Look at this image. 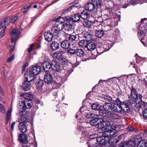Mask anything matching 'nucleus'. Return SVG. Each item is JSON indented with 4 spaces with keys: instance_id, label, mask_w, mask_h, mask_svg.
<instances>
[{
    "instance_id": "nucleus-1",
    "label": "nucleus",
    "mask_w": 147,
    "mask_h": 147,
    "mask_svg": "<svg viewBox=\"0 0 147 147\" xmlns=\"http://www.w3.org/2000/svg\"><path fill=\"white\" fill-rule=\"evenodd\" d=\"M104 112L102 114L103 117H105V119L106 122V126H110L111 123L113 122L115 119H117L119 118V116L117 114L112 112L103 111Z\"/></svg>"
},
{
    "instance_id": "nucleus-2",
    "label": "nucleus",
    "mask_w": 147,
    "mask_h": 147,
    "mask_svg": "<svg viewBox=\"0 0 147 147\" xmlns=\"http://www.w3.org/2000/svg\"><path fill=\"white\" fill-rule=\"evenodd\" d=\"M26 96L27 97L26 98L25 96L23 102L21 103L22 107L21 105H20V107H19L20 109V111L22 113L24 112L26 109H29L32 106V103L31 100L32 98V95L27 93L26 94Z\"/></svg>"
},
{
    "instance_id": "nucleus-3",
    "label": "nucleus",
    "mask_w": 147,
    "mask_h": 147,
    "mask_svg": "<svg viewBox=\"0 0 147 147\" xmlns=\"http://www.w3.org/2000/svg\"><path fill=\"white\" fill-rule=\"evenodd\" d=\"M90 124L93 126L96 127L99 125H102L103 127H106V122L105 119L103 118H99V116L96 115V116H94L89 122Z\"/></svg>"
},
{
    "instance_id": "nucleus-4",
    "label": "nucleus",
    "mask_w": 147,
    "mask_h": 147,
    "mask_svg": "<svg viewBox=\"0 0 147 147\" xmlns=\"http://www.w3.org/2000/svg\"><path fill=\"white\" fill-rule=\"evenodd\" d=\"M117 105V106L119 108L122 109L124 112L126 113H129L130 111V109L129 105L127 102V101L125 102L121 101L119 98L116 99L115 101Z\"/></svg>"
},
{
    "instance_id": "nucleus-5",
    "label": "nucleus",
    "mask_w": 147,
    "mask_h": 147,
    "mask_svg": "<svg viewBox=\"0 0 147 147\" xmlns=\"http://www.w3.org/2000/svg\"><path fill=\"white\" fill-rule=\"evenodd\" d=\"M117 106V105L115 103L106 102L103 105V108L105 111L118 112L119 111Z\"/></svg>"
},
{
    "instance_id": "nucleus-6",
    "label": "nucleus",
    "mask_w": 147,
    "mask_h": 147,
    "mask_svg": "<svg viewBox=\"0 0 147 147\" xmlns=\"http://www.w3.org/2000/svg\"><path fill=\"white\" fill-rule=\"evenodd\" d=\"M140 135H138L136 136L135 137L133 138L131 140H129L128 142H126V146L127 147H135L136 144L139 142L140 139H138Z\"/></svg>"
},
{
    "instance_id": "nucleus-7",
    "label": "nucleus",
    "mask_w": 147,
    "mask_h": 147,
    "mask_svg": "<svg viewBox=\"0 0 147 147\" xmlns=\"http://www.w3.org/2000/svg\"><path fill=\"white\" fill-rule=\"evenodd\" d=\"M54 24L53 25L54 28H56L59 30H61L64 27L65 22L61 21L58 19L54 21Z\"/></svg>"
},
{
    "instance_id": "nucleus-8",
    "label": "nucleus",
    "mask_w": 147,
    "mask_h": 147,
    "mask_svg": "<svg viewBox=\"0 0 147 147\" xmlns=\"http://www.w3.org/2000/svg\"><path fill=\"white\" fill-rule=\"evenodd\" d=\"M80 37H84V40L87 42L90 41L92 38V36L89 32L83 31L78 34Z\"/></svg>"
},
{
    "instance_id": "nucleus-9",
    "label": "nucleus",
    "mask_w": 147,
    "mask_h": 147,
    "mask_svg": "<svg viewBox=\"0 0 147 147\" xmlns=\"http://www.w3.org/2000/svg\"><path fill=\"white\" fill-rule=\"evenodd\" d=\"M24 77L25 79V81L30 82H32L33 80L34 82L36 80V77L34 75H32L31 72H30L29 71H27V72H25Z\"/></svg>"
},
{
    "instance_id": "nucleus-10",
    "label": "nucleus",
    "mask_w": 147,
    "mask_h": 147,
    "mask_svg": "<svg viewBox=\"0 0 147 147\" xmlns=\"http://www.w3.org/2000/svg\"><path fill=\"white\" fill-rule=\"evenodd\" d=\"M91 107L92 109L94 110H97L98 111L99 115L103 117V116L102 114L104 112L103 111H105L102 109L103 107L100 105L96 103H94L91 105Z\"/></svg>"
},
{
    "instance_id": "nucleus-11",
    "label": "nucleus",
    "mask_w": 147,
    "mask_h": 147,
    "mask_svg": "<svg viewBox=\"0 0 147 147\" xmlns=\"http://www.w3.org/2000/svg\"><path fill=\"white\" fill-rule=\"evenodd\" d=\"M20 34V32L16 29H13L11 33V42H15L17 40V38Z\"/></svg>"
},
{
    "instance_id": "nucleus-12",
    "label": "nucleus",
    "mask_w": 147,
    "mask_h": 147,
    "mask_svg": "<svg viewBox=\"0 0 147 147\" xmlns=\"http://www.w3.org/2000/svg\"><path fill=\"white\" fill-rule=\"evenodd\" d=\"M51 68L54 71L57 72H59L61 70L59 63L55 60L51 61Z\"/></svg>"
},
{
    "instance_id": "nucleus-13",
    "label": "nucleus",
    "mask_w": 147,
    "mask_h": 147,
    "mask_svg": "<svg viewBox=\"0 0 147 147\" xmlns=\"http://www.w3.org/2000/svg\"><path fill=\"white\" fill-rule=\"evenodd\" d=\"M44 80L47 84H51L53 81V76L51 71L46 72L44 76Z\"/></svg>"
},
{
    "instance_id": "nucleus-14",
    "label": "nucleus",
    "mask_w": 147,
    "mask_h": 147,
    "mask_svg": "<svg viewBox=\"0 0 147 147\" xmlns=\"http://www.w3.org/2000/svg\"><path fill=\"white\" fill-rule=\"evenodd\" d=\"M52 86L53 88L55 89H58L61 86L62 82L61 79L60 77H59L56 80L51 82Z\"/></svg>"
},
{
    "instance_id": "nucleus-15",
    "label": "nucleus",
    "mask_w": 147,
    "mask_h": 147,
    "mask_svg": "<svg viewBox=\"0 0 147 147\" xmlns=\"http://www.w3.org/2000/svg\"><path fill=\"white\" fill-rule=\"evenodd\" d=\"M41 65L45 71L46 72H49V71L51 68V61L50 63L48 61H45L42 62Z\"/></svg>"
},
{
    "instance_id": "nucleus-16",
    "label": "nucleus",
    "mask_w": 147,
    "mask_h": 147,
    "mask_svg": "<svg viewBox=\"0 0 147 147\" xmlns=\"http://www.w3.org/2000/svg\"><path fill=\"white\" fill-rule=\"evenodd\" d=\"M121 135H116L109 139L108 143L111 145H113L116 144L121 139Z\"/></svg>"
},
{
    "instance_id": "nucleus-17",
    "label": "nucleus",
    "mask_w": 147,
    "mask_h": 147,
    "mask_svg": "<svg viewBox=\"0 0 147 147\" xmlns=\"http://www.w3.org/2000/svg\"><path fill=\"white\" fill-rule=\"evenodd\" d=\"M41 71V68L38 65H35L33 67L31 70L29 71L30 72H31L32 75H38Z\"/></svg>"
},
{
    "instance_id": "nucleus-18",
    "label": "nucleus",
    "mask_w": 147,
    "mask_h": 147,
    "mask_svg": "<svg viewBox=\"0 0 147 147\" xmlns=\"http://www.w3.org/2000/svg\"><path fill=\"white\" fill-rule=\"evenodd\" d=\"M18 140L20 143L26 144L28 142L27 136L24 134H22L19 135Z\"/></svg>"
},
{
    "instance_id": "nucleus-19",
    "label": "nucleus",
    "mask_w": 147,
    "mask_h": 147,
    "mask_svg": "<svg viewBox=\"0 0 147 147\" xmlns=\"http://www.w3.org/2000/svg\"><path fill=\"white\" fill-rule=\"evenodd\" d=\"M64 53V52L63 51H59L57 52L54 53L53 57L54 59H57L59 60H61L63 57L62 55Z\"/></svg>"
},
{
    "instance_id": "nucleus-20",
    "label": "nucleus",
    "mask_w": 147,
    "mask_h": 147,
    "mask_svg": "<svg viewBox=\"0 0 147 147\" xmlns=\"http://www.w3.org/2000/svg\"><path fill=\"white\" fill-rule=\"evenodd\" d=\"M44 36L47 41L49 42L52 41L53 37V32L50 31L45 32L44 33Z\"/></svg>"
},
{
    "instance_id": "nucleus-21",
    "label": "nucleus",
    "mask_w": 147,
    "mask_h": 147,
    "mask_svg": "<svg viewBox=\"0 0 147 147\" xmlns=\"http://www.w3.org/2000/svg\"><path fill=\"white\" fill-rule=\"evenodd\" d=\"M96 6L91 1L90 2L88 3L85 5L86 10L89 11H93L95 8Z\"/></svg>"
},
{
    "instance_id": "nucleus-22",
    "label": "nucleus",
    "mask_w": 147,
    "mask_h": 147,
    "mask_svg": "<svg viewBox=\"0 0 147 147\" xmlns=\"http://www.w3.org/2000/svg\"><path fill=\"white\" fill-rule=\"evenodd\" d=\"M87 45L86 47L88 50L90 51H92L95 49L96 48V43L91 42H87L86 43Z\"/></svg>"
},
{
    "instance_id": "nucleus-23",
    "label": "nucleus",
    "mask_w": 147,
    "mask_h": 147,
    "mask_svg": "<svg viewBox=\"0 0 147 147\" xmlns=\"http://www.w3.org/2000/svg\"><path fill=\"white\" fill-rule=\"evenodd\" d=\"M62 48L64 49H67L70 47L71 44L69 41L66 39L62 41L61 43Z\"/></svg>"
},
{
    "instance_id": "nucleus-24",
    "label": "nucleus",
    "mask_w": 147,
    "mask_h": 147,
    "mask_svg": "<svg viewBox=\"0 0 147 147\" xmlns=\"http://www.w3.org/2000/svg\"><path fill=\"white\" fill-rule=\"evenodd\" d=\"M59 42L54 41L51 42L50 44L51 49L52 50L56 51L59 49Z\"/></svg>"
},
{
    "instance_id": "nucleus-25",
    "label": "nucleus",
    "mask_w": 147,
    "mask_h": 147,
    "mask_svg": "<svg viewBox=\"0 0 147 147\" xmlns=\"http://www.w3.org/2000/svg\"><path fill=\"white\" fill-rule=\"evenodd\" d=\"M96 139H91L88 142V147H100L99 145H98L96 143Z\"/></svg>"
},
{
    "instance_id": "nucleus-26",
    "label": "nucleus",
    "mask_w": 147,
    "mask_h": 147,
    "mask_svg": "<svg viewBox=\"0 0 147 147\" xmlns=\"http://www.w3.org/2000/svg\"><path fill=\"white\" fill-rule=\"evenodd\" d=\"M31 85L30 82L25 81L22 84V88L25 91H26L29 90L31 88Z\"/></svg>"
},
{
    "instance_id": "nucleus-27",
    "label": "nucleus",
    "mask_w": 147,
    "mask_h": 147,
    "mask_svg": "<svg viewBox=\"0 0 147 147\" xmlns=\"http://www.w3.org/2000/svg\"><path fill=\"white\" fill-rule=\"evenodd\" d=\"M81 18L80 14L78 13H76L72 16V22H79Z\"/></svg>"
},
{
    "instance_id": "nucleus-28",
    "label": "nucleus",
    "mask_w": 147,
    "mask_h": 147,
    "mask_svg": "<svg viewBox=\"0 0 147 147\" xmlns=\"http://www.w3.org/2000/svg\"><path fill=\"white\" fill-rule=\"evenodd\" d=\"M27 125L26 124L23 123H20L19 125L20 131L24 133L27 131Z\"/></svg>"
},
{
    "instance_id": "nucleus-29",
    "label": "nucleus",
    "mask_w": 147,
    "mask_h": 147,
    "mask_svg": "<svg viewBox=\"0 0 147 147\" xmlns=\"http://www.w3.org/2000/svg\"><path fill=\"white\" fill-rule=\"evenodd\" d=\"M96 140L97 143L100 145L105 143L107 141L105 138L103 136L97 137L96 139Z\"/></svg>"
},
{
    "instance_id": "nucleus-30",
    "label": "nucleus",
    "mask_w": 147,
    "mask_h": 147,
    "mask_svg": "<svg viewBox=\"0 0 147 147\" xmlns=\"http://www.w3.org/2000/svg\"><path fill=\"white\" fill-rule=\"evenodd\" d=\"M28 117L25 115H22L21 117L18 119V121L20 123H24L26 124L27 123L29 122V119Z\"/></svg>"
},
{
    "instance_id": "nucleus-31",
    "label": "nucleus",
    "mask_w": 147,
    "mask_h": 147,
    "mask_svg": "<svg viewBox=\"0 0 147 147\" xmlns=\"http://www.w3.org/2000/svg\"><path fill=\"white\" fill-rule=\"evenodd\" d=\"M140 138H138V139H140L139 142L138 143V144L137 145L138 147H147V142L145 140H141V137L140 135L139 136Z\"/></svg>"
},
{
    "instance_id": "nucleus-32",
    "label": "nucleus",
    "mask_w": 147,
    "mask_h": 147,
    "mask_svg": "<svg viewBox=\"0 0 147 147\" xmlns=\"http://www.w3.org/2000/svg\"><path fill=\"white\" fill-rule=\"evenodd\" d=\"M87 10H83L80 15L82 18L84 20H86L90 17V14Z\"/></svg>"
},
{
    "instance_id": "nucleus-33",
    "label": "nucleus",
    "mask_w": 147,
    "mask_h": 147,
    "mask_svg": "<svg viewBox=\"0 0 147 147\" xmlns=\"http://www.w3.org/2000/svg\"><path fill=\"white\" fill-rule=\"evenodd\" d=\"M142 26V24H141L139 28V29L138 30L137 35L138 37H140L142 35H143L144 33V31H145V27L144 26Z\"/></svg>"
},
{
    "instance_id": "nucleus-34",
    "label": "nucleus",
    "mask_w": 147,
    "mask_h": 147,
    "mask_svg": "<svg viewBox=\"0 0 147 147\" xmlns=\"http://www.w3.org/2000/svg\"><path fill=\"white\" fill-rule=\"evenodd\" d=\"M95 35L98 38H100L102 37L104 34L103 30H95Z\"/></svg>"
},
{
    "instance_id": "nucleus-35",
    "label": "nucleus",
    "mask_w": 147,
    "mask_h": 147,
    "mask_svg": "<svg viewBox=\"0 0 147 147\" xmlns=\"http://www.w3.org/2000/svg\"><path fill=\"white\" fill-rule=\"evenodd\" d=\"M75 55L78 57H81L84 56V53L83 50L81 49H76Z\"/></svg>"
},
{
    "instance_id": "nucleus-36",
    "label": "nucleus",
    "mask_w": 147,
    "mask_h": 147,
    "mask_svg": "<svg viewBox=\"0 0 147 147\" xmlns=\"http://www.w3.org/2000/svg\"><path fill=\"white\" fill-rule=\"evenodd\" d=\"M63 29L66 31H71L73 29V25L69 23L65 24Z\"/></svg>"
},
{
    "instance_id": "nucleus-37",
    "label": "nucleus",
    "mask_w": 147,
    "mask_h": 147,
    "mask_svg": "<svg viewBox=\"0 0 147 147\" xmlns=\"http://www.w3.org/2000/svg\"><path fill=\"white\" fill-rule=\"evenodd\" d=\"M61 30H58L56 28H53L51 30V32H53V36H55L57 37H59L61 35V33L60 32Z\"/></svg>"
},
{
    "instance_id": "nucleus-38",
    "label": "nucleus",
    "mask_w": 147,
    "mask_h": 147,
    "mask_svg": "<svg viewBox=\"0 0 147 147\" xmlns=\"http://www.w3.org/2000/svg\"><path fill=\"white\" fill-rule=\"evenodd\" d=\"M0 28H3L0 32V37L1 38L5 35V31L6 29V28L5 25H2V23L1 22L0 23Z\"/></svg>"
},
{
    "instance_id": "nucleus-39",
    "label": "nucleus",
    "mask_w": 147,
    "mask_h": 147,
    "mask_svg": "<svg viewBox=\"0 0 147 147\" xmlns=\"http://www.w3.org/2000/svg\"><path fill=\"white\" fill-rule=\"evenodd\" d=\"M130 90L131 91L130 96L134 97L138 93L137 89L133 86H131V88H130Z\"/></svg>"
},
{
    "instance_id": "nucleus-40",
    "label": "nucleus",
    "mask_w": 147,
    "mask_h": 147,
    "mask_svg": "<svg viewBox=\"0 0 147 147\" xmlns=\"http://www.w3.org/2000/svg\"><path fill=\"white\" fill-rule=\"evenodd\" d=\"M102 97L105 101H108L111 103H112L114 102V100H113L112 98L108 95H103Z\"/></svg>"
},
{
    "instance_id": "nucleus-41",
    "label": "nucleus",
    "mask_w": 147,
    "mask_h": 147,
    "mask_svg": "<svg viewBox=\"0 0 147 147\" xmlns=\"http://www.w3.org/2000/svg\"><path fill=\"white\" fill-rule=\"evenodd\" d=\"M61 65H63L64 67L68 65L70 63V62L68 60L65 58L63 57L61 59Z\"/></svg>"
},
{
    "instance_id": "nucleus-42",
    "label": "nucleus",
    "mask_w": 147,
    "mask_h": 147,
    "mask_svg": "<svg viewBox=\"0 0 147 147\" xmlns=\"http://www.w3.org/2000/svg\"><path fill=\"white\" fill-rule=\"evenodd\" d=\"M128 98L130 99L128 101H127V102L128 105L130 106V105L134 104L135 102H136L135 97H134L129 96H128Z\"/></svg>"
},
{
    "instance_id": "nucleus-43",
    "label": "nucleus",
    "mask_w": 147,
    "mask_h": 147,
    "mask_svg": "<svg viewBox=\"0 0 147 147\" xmlns=\"http://www.w3.org/2000/svg\"><path fill=\"white\" fill-rule=\"evenodd\" d=\"M113 28V26L111 27L109 25L107 24L106 25H105V26H103L102 27V29L103 31L107 32L110 30V32H111V30L112 29L111 28Z\"/></svg>"
},
{
    "instance_id": "nucleus-44",
    "label": "nucleus",
    "mask_w": 147,
    "mask_h": 147,
    "mask_svg": "<svg viewBox=\"0 0 147 147\" xmlns=\"http://www.w3.org/2000/svg\"><path fill=\"white\" fill-rule=\"evenodd\" d=\"M96 116V115L90 112L87 113L86 115V118L88 119H92L94 116Z\"/></svg>"
},
{
    "instance_id": "nucleus-45",
    "label": "nucleus",
    "mask_w": 147,
    "mask_h": 147,
    "mask_svg": "<svg viewBox=\"0 0 147 147\" xmlns=\"http://www.w3.org/2000/svg\"><path fill=\"white\" fill-rule=\"evenodd\" d=\"M111 32L113 35H119L120 34V32L119 30L117 29H112L111 30Z\"/></svg>"
},
{
    "instance_id": "nucleus-46",
    "label": "nucleus",
    "mask_w": 147,
    "mask_h": 147,
    "mask_svg": "<svg viewBox=\"0 0 147 147\" xmlns=\"http://www.w3.org/2000/svg\"><path fill=\"white\" fill-rule=\"evenodd\" d=\"M91 1L96 6V7L98 6H101L102 0H91Z\"/></svg>"
},
{
    "instance_id": "nucleus-47",
    "label": "nucleus",
    "mask_w": 147,
    "mask_h": 147,
    "mask_svg": "<svg viewBox=\"0 0 147 147\" xmlns=\"http://www.w3.org/2000/svg\"><path fill=\"white\" fill-rule=\"evenodd\" d=\"M6 119L5 120L6 124L7 123L9 120L10 119L11 112L10 111H8L6 113Z\"/></svg>"
},
{
    "instance_id": "nucleus-48",
    "label": "nucleus",
    "mask_w": 147,
    "mask_h": 147,
    "mask_svg": "<svg viewBox=\"0 0 147 147\" xmlns=\"http://www.w3.org/2000/svg\"><path fill=\"white\" fill-rule=\"evenodd\" d=\"M43 84L44 82L43 80L39 78L37 80L36 83V85L39 88L42 87Z\"/></svg>"
},
{
    "instance_id": "nucleus-49",
    "label": "nucleus",
    "mask_w": 147,
    "mask_h": 147,
    "mask_svg": "<svg viewBox=\"0 0 147 147\" xmlns=\"http://www.w3.org/2000/svg\"><path fill=\"white\" fill-rule=\"evenodd\" d=\"M102 135L103 136L105 137V138H107L110 137H111V133L109 130L104 131L102 132Z\"/></svg>"
},
{
    "instance_id": "nucleus-50",
    "label": "nucleus",
    "mask_w": 147,
    "mask_h": 147,
    "mask_svg": "<svg viewBox=\"0 0 147 147\" xmlns=\"http://www.w3.org/2000/svg\"><path fill=\"white\" fill-rule=\"evenodd\" d=\"M83 25L84 27L90 28L92 25L90 21H84L83 22Z\"/></svg>"
},
{
    "instance_id": "nucleus-51",
    "label": "nucleus",
    "mask_w": 147,
    "mask_h": 147,
    "mask_svg": "<svg viewBox=\"0 0 147 147\" xmlns=\"http://www.w3.org/2000/svg\"><path fill=\"white\" fill-rule=\"evenodd\" d=\"M69 41H77L78 40L77 39V37L76 35L70 34V36H69V40H68Z\"/></svg>"
},
{
    "instance_id": "nucleus-52",
    "label": "nucleus",
    "mask_w": 147,
    "mask_h": 147,
    "mask_svg": "<svg viewBox=\"0 0 147 147\" xmlns=\"http://www.w3.org/2000/svg\"><path fill=\"white\" fill-rule=\"evenodd\" d=\"M76 50V49H73L69 47V48L67 49V52L71 54L75 55Z\"/></svg>"
},
{
    "instance_id": "nucleus-53",
    "label": "nucleus",
    "mask_w": 147,
    "mask_h": 147,
    "mask_svg": "<svg viewBox=\"0 0 147 147\" xmlns=\"http://www.w3.org/2000/svg\"><path fill=\"white\" fill-rule=\"evenodd\" d=\"M138 104L140 105L141 107H145L146 105V103L145 101L142 100V99L139 101Z\"/></svg>"
},
{
    "instance_id": "nucleus-54",
    "label": "nucleus",
    "mask_w": 147,
    "mask_h": 147,
    "mask_svg": "<svg viewBox=\"0 0 147 147\" xmlns=\"http://www.w3.org/2000/svg\"><path fill=\"white\" fill-rule=\"evenodd\" d=\"M127 129L129 132H131L133 131H134L136 132H138V130L135 129L132 127L129 126L127 128Z\"/></svg>"
},
{
    "instance_id": "nucleus-55",
    "label": "nucleus",
    "mask_w": 147,
    "mask_h": 147,
    "mask_svg": "<svg viewBox=\"0 0 147 147\" xmlns=\"http://www.w3.org/2000/svg\"><path fill=\"white\" fill-rule=\"evenodd\" d=\"M64 21H66L67 22L69 23L71 21H72V17H71L69 16H66L64 17L63 18Z\"/></svg>"
},
{
    "instance_id": "nucleus-56",
    "label": "nucleus",
    "mask_w": 147,
    "mask_h": 147,
    "mask_svg": "<svg viewBox=\"0 0 147 147\" xmlns=\"http://www.w3.org/2000/svg\"><path fill=\"white\" fill-rule=\"evenodd\" d=\"M126 146V142H123L117 146H113L111 147H124Z\"/></svg>"
},
{
    "instance_id": "nucleus-57",
    "label": "nucleus",
    "mask_w": 147,
    "mask_h": 147,
    "mask_svg": "<svg viewBox=\"0 0 147 147\" xmlns=\"http://www.w3.org/2000/svg\"><path fill=\"white\" fill-rule=\"evenodd\" d=\"M97 53L99 54H101L105 52L104 49H103L102 47L98 48L97 49Z\"/></svg>"
},
{
    "instance_id": "nucleus-58",
    "label": "nucleus",
    "mask_w": 147,
    "mask_h": 147,
    "mask_svg": "<svg viewBox=\"0 0 147 147\" xmlns=\"http://www.w3.org/2000/svg\"><path fill=\"white\" fill-rule=\"evenodd\" d=\"M142 97L143 96L141 94L138 93V94L136 95V97H135L136 102L139 99H140V100H141Z\"/></svg>"
},
{
    "instance_id": "nucleus-59",
    "label": "nucleus",
    "mask_w": 147,
    "mask_h": 147,
    "mask_svg": "<svg viewBox=\"0 0 147 147\" xmlns=\"http://www.w3.org/2000/svg\"><path fill=\"white\" fill-rule=\"evenodd\" d=\"M33 3H28L24 6V8H25L26 10H27V11L31 8V6Z\"/></svg>"
},
{
    "instance_id": "nucleus-60",
    "label": "nucleus",
    "mask_w": 147,
    "mask_h": 147,
    "mask_svg": "<svg viewBox=\"0 0 147 147\" xmlns=\"http://www.w3.org/2000/svg\"><path fill=\"white\" fill-rule=\"evenodd\" d=\"M32 109L33 112H35L38 109V105L33 103L32 104Z\"/></svg>"
},
{
    "instance_id": "nucleus-61",
    "label": "nucleus",
    "mask_w": 147,
    "mask_h": 147,
    "mask_svg": "<svg viewBox=\"0 0 147 147\" xmlns=\"http://www.w3.org/2000/svg\"><path fill=\"white\" fill-rule=\"evenodd\" d=\"M111 47H110L108 45L105 44L103 45L102 47L104 49L105 51H106L109 50Z\"/></svg>"
},
{
    "instance_id": "nucleus-62",
    "label": "nucleus",
    "mask_w": 147,
    "mask_h": 147,
    "mask_svg": "<svg viewBox=\"0 0 147 147\" xmlns=\"http://www.w3.org/2000/svg\"><path fill=\"white\" fill-rule=\"evenodd\" d=\"M85 40H80L79 42V44L80 47H84L86 45H85Z\"/></svg>"
},
{
    "instance_id": "nucleus-63",
    "label": "nucleus",
    "mask_w": 147,
    "mask_h": 147,
    "mask_svg": "<svg viewBox=\"0 0 147 147\" xmlns=\"http://www.w3.org/2000/svg\"><path fill=\"white\" fill-rule=\"evenodd\" d=\"M0 111L2 113H5V112L3 105L1 103H0Z\"/></svg>"
},
{
    "instance_id": "nucleus-64",
    "label": "nucleus",
    "mask_w": 147,
    "mask_h": 147,
    "mask_svg": "<svg viewBox=\"0 0 147 147\" xmlns=\"http://www.w3.org/2000/svg\"><path fill=\"white\" fill-rule=\"evenodd\" d=\"M143 117L145 118H147V108L145 109L142 113Z\"/></svg>"
}]
</instances>
